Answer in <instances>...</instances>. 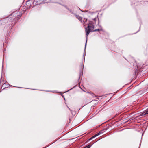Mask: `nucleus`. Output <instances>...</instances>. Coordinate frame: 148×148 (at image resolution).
I'll use <instances>...</instances> for the list:
<instances>
[{"instance_id": "f257e3e1", "label": "nucleus", "mask_w": 148, "mask_h": 148, "mask_svg": "<svg viewBox=\"0 0 148 148\" xmlns=\"http://www.w3.org/2000/svg\"><path fill=\"white\" fill-rule=\"evenodd\" d=\"M94 29V26L92 23V22L90 21L89 22V23L88 24V26L87 28L85 29V31L86 32V35L87 36L89 33L93 31Z\"/></svg>"}, {"instance_id": "f03ea898", "label": "nucleus", "mask_w": 148, "mask_h": 148, "mask_svg": "<svg viewBox=\"0 0 148 148\" xmlns=\"http://www.w3.org/2000/svg\"><path fill=\"white\" fill-rule=\"evenodd\" d=\"M99 134H95V135L94 136H93L92 137H91V138H90L89 139V140H92V139L93 138H95V137H96V136H98V135H99Z\"/></svg>"}, {"instance_id": "7ed1b4c3", "label": "nucleus", "mask_w": 148, "mask_h": 148, "mask_svg": "<svg viewBox=\"0 0 148 148\" xmlns=\"http://www.w3.org/2000/svg\"><path fill=\"white\" fill-rule=\"evenodd\" d=\"M146 114H148V110L146 111L145 113H143L142 114H141V116H142L143 115H145Z\"/></svg>"}, {"instance_id": "20e7f679", "label": "nucleus", "mask_w": 148, "mask_h": 148, "mask_svg": "<svg viewBox=\"0 0 148 148\" xmlns=\"http://www.w3.org/2000/svg\"><path fill=\"white\" fill-rule=\"evenodd\" d=\"M77 17L79 20H81L82 19V18L80 17L79 16H77Z\"/></svg>"}, {"instance_id": "39448f33", "label": "nucleus", "mask_w": 148, "mask_h": 148, "mask_svg": "<svg viewBox=\"0 0 148 148\" xmlns=\"http://www.w3.org/2000/svg\"><path fill=\"white\" fill-rule=\"evenodd\" d=\"M90 145H88V146L85 147L84 148H90Z\"/></svg>"}, {"instance_id": "423d86ee", "label": "nucleus", "mask_w": 148, "mask_h": 148, "mask_svg": "<svg viewBox=\"0 0 148 148\" xmlns=\"http://www.w3.org/2000/svg\"><path fill=\"white\" fill-rule=\"evenodd\" d=\"M36 1H37V0H34V3L35 2H36Z\"/></svg>"}, {"instance_id": "0eeeda50", "label": "nucleus", "mask_w": 148, "mask_h": 148, "mask_svg": "<svg viewBox=\"0 0 148 148\" xmlns=\"http://www.w3.org/2000/svg\"><path fill=\"white\" fill-rule=\"evenodd\" d=\"M84 21H85H85L86 22V21H87V20L86 19H84Z\"/></svg>"}, {"instance_id": "6e6552de", "label": "nucleus", "mask_w": 148, "mask_h": 148, "mask_svg": "<svg viewBox=\"0 0 148 148\" xmlns=\"http://www.w3.org/2000/svg\"><path fill=\"white\" fill-rule=\"evenodd\" d=\"M84 24H85V25H84V26H85V25H86V24H85V22H84Z\"/></svg>"}, {"instance_id": "1a4fd4ad", "label": "nucleus", "mask_w": 148, "mask_h": 148, "mask_svg": "<svg viewBox=\"0 0 148 148\" xmlns=\"http://www.w3.org/2000/svg\"><path fill=\"white\" fill-rule=\"evenodd\" d=\"M96 31V30H95L94 31Z\"/></svg>"}]
</instances>
